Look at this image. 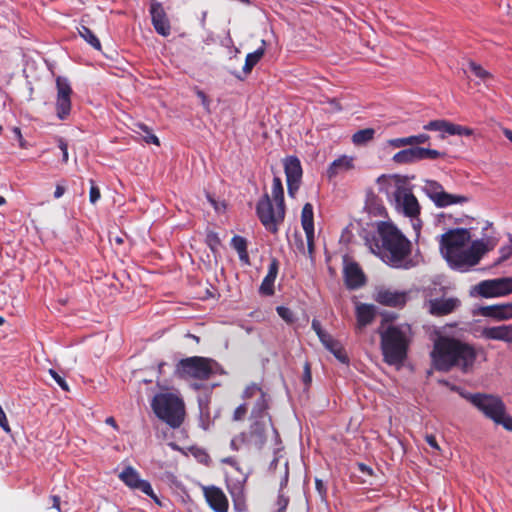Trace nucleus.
<instances>
[{"label": "nucleus", "instance_id": "obj_1", "mask_svg": "<svg viewBox=\"0 0 512 512\" xmlns=\"http://www.w3.org/2000/svg\"><path fill=\"white\" fill-rule=\"evenodd\" d=\"M430 357L436 371L450 372L456 368L467 374L474 369L478 351L469 342L453 336L439 335L434 340Z\"/></svg>", "mask_w": 512, "mask_h": 512}, {"label": "nucleus", "instance_id": "obj_2", "mask_svg": "<svg viewBox=\"0 0 512 512\" xmlns=\"http://www.w3.org/2000/svg\"><path fill=\"white\" fill-rule=\"evenodd\" d=\"M470 240L471 234L466 228L450 229L440 236L441 254L452 269L467 271L477 265L486 252V246L481 240L473 241L466 249Z\"/></svg>", "mask_w": 512, "mask_h": 512}, {"label": "nucleus", "instance_id": "obj_3", "mask_svg": "<svg viewBox=\"0 0 512 512\" xmlns=\"http://www.w3.org/2000/svg\"><path fill=\"white\" fill-rule=\"evenodd\" d=\"M270 432L276 438L279 437L268 410H265L264 405H258L256 410L250 413L248 428L235 435L231 440L230 446L236 451L242 447L262 450L267 443Z\"/></svg>", "mask_w": 512, "mask_h": 512}, {"label": "nucleus", "instance_id": "obj_4", "mask_svg": "<svg viewBox=\"0 0 512 512\" xmlns=\"http://www.w3.org/2000/svg\"><path fill=\"white\" fill-rule=\"evenodd\" d=\"M383 260L393 268L409 269L411 242L394 226H385L379 230Z\"/></svg>", "mask_w": 512, "mask_h": 512}, {"label": "nucleus", "instance_id": "obj_5", "mask_svg": "<svg viewBox=\"0 0 512 512\" xmlns=\"http://www.w3.org/2000/svg\"><path fill=\"white\" fill-rule=\"evenodd\" d=\"M410 332L411 328L408 324L389 325L386 329L379 328L381 351L387 364L397 365L406 359Z\"/></svg>", "mask_w": 512, "mask_h": 512}, {"label": "nucleus", "instance_id": "obj_6", "mask_svg": "<svg viewBox=\"0 0 512 512\" xmlns=\"http://www.w3.org/2000/svg\"><path fill=\"white\" fill-rule=\"evenodd\" d=\"M272 197L275 201V207L268 193H265L256 205V213L262 225L268 231L276 233L279 224L285 218L284 188L280 177L273 178Z\"/></svg>", "mask_w": 512, "mask_h": 512}, {"label": "nucleus", "instance_id": "obj_7", "mask_svg": "<svg viewBox=\"0 0 512 512\" xmlns=\"http://www.w3.org/2000/svg\"><path fill=\"white\" fill-rule=\"evenodd\" d=\"M217 374H224L222 366L216 360L202 356L181 359L175 367V375L184 380L205 381Z\"/></svg>", "mask_w": 512, "mask_h": 512}, {"label": "nucleus", "instance_id": "obj_8", "mask_svg": "<svg viewBox=\"0 0 512 512\" xmlns=\"http://www.w3.org/2000/svg\"><path fill=\"white\" fill-rule=\"evenodd\" d=\"M155 415L171 428H179L185 417V406L181 398L173 393H158L151 402Z\"/></svg>", "mask_w": 512, "mask_h": 512}, {"label": "nucleus", "instance_id": "obj_9", "mask_svg": "<svg viewBox=\"0 0 512 512\" xmlns=\"http://www.w3.org/2000/svg\"><path fill=\"white\" fill-rule=\"evenodd\" d=\"M467 399L487 418L512 432V416L506 414L505 404L498 396L476 393L469 394Z\"/></svg>", "mask_w": 512, "mask_h": 512}, {"label": "nucleus", "instance_id": "obj_10", "mask_svg": "<svg viewBox=\"0 0 512 512\" xmlns=\"http://www.w3.org/2000/svg\"><path fill=\"white\" fill-rule=\"evenodd\" d=\"M423 191L438 208H444L453 204H463L469 200V198L464 195L447 193L443 186L435 180H425Z\"/></svg>", "mask_w": 512, "mask_h": 512}, {"label": "nucleus", "instance_id": "obj_11", "mask_svg": "<svg viewBox=\"0 0 512 512\" xmlns=\"http://www.w3.org/2000/svg\"><path fill=\"white\" fill-rule=\"evenodd\" d=\"M393 197L397 209L401 210L405 216L413 219L420 215L421 207L411 188L404 185L397 186Z\"/></svg>", "mask_w": 512, "mask_h": 512}, {"label": "nucleus", "instance_id": "obj_12", "mask_svg": "<svg viewBox=\"0 0 512 512\" xmlns=\"http://www.w3.org/2000/svg\"><path fill=\"white\" fill-rule=\"evenodd\" d=\"M477 293L484 298L501 297L512 293V277L483 280L475 286Z\"/></svg>", "mask_w": 512, "mask_h": 512}, {"label": "nucleus", "instance_id": "obj_13", "mask_svg": "<svg viewBox=\"0 0 512 512\" xmlns=\"http://www.w3.org/2000/svg\"><path fill=\"white\" fill-rule=\"evenodd\" d=\"M283 164L286 175L288 195L294 198L302 182L303 170L301 162L296 156H288L284 159Z\"/></svg>", "mask_w": 512, "mask_h": 512}, {"label": "nucleus", "instance_id": "obj_14", "mask_svg": "<svg viewBox=\"0 0 512 512\" xmlns=\"http://www.w3.org/2000/svg\"><path fill=\"white\" fill-rule=\"evenodd\" d=\"M119 479L129 488L140 490L145 495L152 498L157 504H160L158 497L155 495L151 484L147 480L140 478L139 473L132 466H127L119 474Z\"/></svg>", "mask_w": 512, "mask_h": 512}, {"label": "nucleus", "instance_id": "obj_15", "mask_svg": "<svg viewBox=\"0 0 512 512\" xmlns=\"http://www.w3.org/2000/svg\"><path fill=\"white\" fill-rule=\"evenodd\" d=\"M57 100L56 112L60 120H65L71 111L72 88L67 78L58 76L56 78Z\"/></svg>", "mask_w": 512, "mask_h": 512}, {"label": "nucleus", "instance_id": "obj_16", "mask_svg": "<svg viewBox=\"0 0 512 512\" xmlns=\"http://www.w3.org/2000/svg\"><path fill=\"white\" fill-rule=\"evenodd\" d=\"M149 13L155 31L163 37H168L171 34V24L162 3L151 0Z\"/></svg>", "mask_w": 512, "mask_h": 512}, {"label": "nucleus", "instance_id": "obj_17", "mask_svg": "<svg viewBox=\"0 0 512 512\" xmlns=\"http://www.w3.org/2000/svg\"><path fill=\"white\" fill-rule=\"evenodd\" d=\"M461 305L457 297L434 298L428 301V311L433 316H446L453 313Z\"/></svg>", "mask_w": 512, "mask_h": 512}, {"label": "nucleus", "instance_id": "obj_18", "mask_svg": "<svg viewBox=\"0 0 512 512\" xmlns=\"http://www.w3.org/2000/svg\"><path fill=\"white\" fill-rule=\"evenodd\" d=\"M204 497L212 510L215 512H227L229 502L221 488L216 486L203 487Z\"/></svg>", "mask_w": 512, "mask_h": 512}, {"label": "nucleus", "instance_id": "obj_19", "mask_svg": "<svg viewBox=\"0 0 512 512\" xmlns=\"http://www.w3.org/2000/svg\"><path fill=\"white\" fill-rule=\"evenodd\" d=\"M423 128L427 131H439L449 135L470 136L473 133L472 129L468 127L453 124L446 120H432L425 124Z\"/></svg>", "mask_w": 512, "mask_h": 512}, {"label": "nucleus", "instance_id": "obj_20", "mask_svg": "<svg viewBox=\"0 0 512 512\" xmlns=\"http://www.w3.org/2000/svg\"><path fill=\"white\" fill-rule=\"evenodd\" d=\"M480 336L485 340L502 341L512 344V323L483 327Z\"/></svg>", "mask_w": 512, "mask_h": 512}, {"label": "nucleus", "instance_id": "obj_21", "mask_svg": "<svg viewBox=\"0 0 512 512\" xmlns=\"http://www.w3.org/2000/svg\"><path fill=\"white\" fill-rule=\"evenodd\" d=\"M343 274L345 285L350 290L358 289L366 283L365 274L356 262L348 263L344 267Z\"/></svg>", "mask_w": 512, "mask_h": 512}, {"label": "nucleus", "instance_id": "obj_22", "mask_svg": "<svg viewBox=\"0 0 512 512\" xmlns=\"http://www.w3.org/2000/svg\"><path fill=\"white\" fill-rule=\"evenodd\" d=\"M479 314L496 321H508L512 319V302L482 306Z\"/></svg>", "mask_w": 512, "mask_h": 512}, {"label": "nucleus", "instance_id": "obj_23", "mask_svg": "<svg viewBox=\"0 0 512 512\" xmlns=\"http://www.w3.org/2000/svg\"><path fill=\"white\" fill-rule=\"evenodd\" d=\"M375 301L381 305L390 307H401L406 303L405 293L381 289L375 295Z\"/></svg>", "mask_w": 512, "mask_h": 512}, {"label": "nucleus", "instance_id": "obj_24", "mask_svg": "<svg viewBox=\"0 0 512 512\" xmlns=\"http://www.w3.org/2000/svg\"><path fill=\"white\" fill-rule=\"evenodd\" d=\"M256 397V401L251 409V411H255L258 405H264L265 410H269V396L268 394L256 383H251L246 386L242 393V398L244 400H249L251 398Z\"/></svg>", "mask_w": 512, "mask_h": 512}, {"label": "nucleus", "instance_id": "obj_25", "mask_svg": "<svg viewBox=\"0 0 512 512\" xmlns=\"http://www.w3.org/2000/svg\"><path fill=\"white\" fill-rule=\"evenodd\" d=\"M279 271V261L272 258L268 267L267 275L262 280L259 293L263 296H272L274 294V283Z\"/></svg>", "mask_w": 512, "mask_h": 512}, {"label": "nucleus", "instance_id": "obj_26", "mask_svg": "<svg viewBox=\"0 0 512 512\" xmlns=\"http://www.w3.org/2000/svg\"><path fill=\"white\" fill-rule=\"evenodd\" d=\"M376 316L375 307L371 304L360 303L356 307L357 328L363 329L371 324Z\"/></svg>", "mask_w": 512, "mask_h": 512}, {"label": "nucleus", "instance_id": "obj_27", "mask_svg": "<svg viewBox=\"0 0 512 512\" xmlns=\"http://www.w3.org/2000/svg\"><path fill=\"white\" fill-rule=\"evenodd\" d=\"M353 168V159L347 156H342L334 160L328 170L327 174L329 178L335 177L341 171H347Z\"/></svg>", "mask_w": 512, "mask_h": 512}, {"label": "nucleus", "instance_id": "obj_28", "mask_svg": "<svg viewBox=\"0 0 512 512\" xmlns=\"http://www.w3.org/2000/svg\"><path fill=\"white\" fill-rule=\"evenodd\" d=\"M392 160L396 164H411L419 161L418 159V147H411L407 149H403L397 153H395L392 157Z\"/></svg>", "mask_w": 512, "mask_h": 512}, {"label": "nucleus", "instance_id": "obj_29", "mask_svg": "<svg viewBox=\"0 0 512 512\" xmlns=\"http://www.w3.org/2000/svg\"><path fill=\"white\" fill-rule=\"evenodd\" d=\"M265 41H262V46L256 49L254 52L248 53L245 58V64L243 66V72L245 74L251 73L253 68L258 64L265 54Z\"/></svg>", "mask_w": 512, "mask_h": 512}, {"label": "nucleus", "instance_id": "obj_30", "mask_svg": "<svg viewBox=\"0 0 512 512\" xmlns=\"http://www.w3.org/2000/svg\"><path fill=\"white\" fill-rule=\"evenodd\" d=\"M301 224L305 233H310L314 230V212L311 203H306L301 212Z\"/></svg>", "mask_w": 512, "mask_h": 512}, {"label": "nucleus", "instance_id": "obj_31", "mask_svg": "<svg viewBox=\"0 0 512 512\" xmlns=\"http://www.w3.org/2000/svg\"><path fill=\"white\" fill-rule=\"evenodd\" d=\"M231 246L237 251L239 259L245 263H249V255L247 251V240L239 235H235L231 239Z\"/></svg>", "mask_w": 512, "mask_h": 512}, {"label": "nucleus", "instance_id": "obj_32", "mask_svg": "<svg viewBox=\"0 0 512 512\" xmlns=\"http://www.w3.org/2000/svg\"><path fill=\"white\" fill-rule=\"evenodd\" d=\"M375 136V129L373 128H365L356 131L352 135V142L356 146H363L367 143L371 142Z\"/></svg>", "mask_w": 512, "mask_h": 512}, {"label": "nucleus", "instance_id": "obj_33", "mask_svg": "<svg viewBox=\"0 0 512 512\" xmlns=\"http://www.w3.org/2000/svg\"><path fill=\"white\" fill-rule=\"evenodd\" d=\"M79 35L94 49L101 50V42L94 32L87 26L80 24L77 28Z\"/></svg>", "mask_w": 512, "mask_h": 512}, {"label": "nucleus", "instance_id": "obj_34", "mask_svg": "<svg viewBox=\"0 0 512 512\" xmlns=\"http://www.w3.org/2000/svg\"><path fill=\"white\" fill-rule=\"evenodd\" d=\"M341 363L348 362V356L342 347V345L336 340L330 344L327 348Z\"/></svg>", "mask_w": 512, "mask_h": 512}, {"label": "nucleus", "instance_id": "obj_35", "mask_svg": "<svg viewBox=\"0 0 512 512\" xmlns=\"http://www.w3.org/2000/svg\"><path fill=\"white\" fill-rule=\"evenodd\" d=\"M444 156H445V153L440 152L438 150L418 147L419 161L424 160V159L435 160L437 158L444 157Z\"/></svg>", "mask_w": 512, "mask_h": 512}, {"label": "nucleus", "instance_id": "obj_36", "mask_svg": "<svg viewBox=\"0 0 512 512\" xmlns=\"http://www.w3.org/2000/svg\"><path fill=\"white\" fill-rule=\"evenodd\" d=\"M137 126L143 132L141 136L147 144H155L157 146L160 145L158 137L152 132V130L148 126H146L145 124H138Z\"/></svg>", "mask_w": 512, "mask_h": 512}, {"label": "nucleus", "instance_id": "obj_37", "mask_svg": "<svg viewBox=\"0 0 512 512\" xmlns=\"http://www.w3.org/2000/svg\"><path fill=\"white\" fill-rule=\"evenodd\" d=\"M206 244L211 249L212 252H216L218 247L221 244L220 238L216 232L209 231L206 235L205 239Z\"/></svg>", "mask_w": 512, "mask_h": 512}, {"label": "nucleus", "instance_id": "obj_38", "mask_svg": "<svg viewBox=\"0 0 512 512\" xmlns=\"http://www.w3.org/2000/svg\"><path fill=\"white\" fill-rule=\"evenodd\" d=\"M469 68L471 70V72L478 78L482 79V80H485L487 78H490L491 75L488 71H486L484 68H482L481 65L475 63V62H470L469 63Z\"/></svg>", "mask_w": 512, "mask_h": 512}, {"label": "nucleus", "instance_id": "obj_39", "mask_svg": "<svg viewBox=\"0 0 512 512\" xmlns=\"http://www.w3.org/2000/svg\"><path fill=\"white\" fill-rule=\"evenodd\" d=\"M248 412V407L246 403L240 404L233 412L232 419L233 421H242L244 420L246 414Z\"/></svg>", "mask_w": 512, "mask_h": 512}, {"label": "nucleus", "instance_id": "obj_40", "mask_svg": "<svg viewBox=\"0 0 512 512\" xmlns=\"http://www.w3.org/2000/svg\"><path fill=\"white\" fill-rule=\"evenodd\" d=\"M410 146L424 144L429 141L430 136L426 133L408 136Z\"/></svg>", "mask_w": 512, "mask_h": 512}, {"label": "nucleus", "instance_id": "obj_41", "mask_svg": "<svg viewBox=\"0 0 512 512\" xmlns=\"http://www.w3.org/2000/svg\"><path fill=\"white\" fill-rule=\"evenodd\" d=\"M387 145L392 148H395V149L405 147V146H410L409 138L408 137H400V138L389 139L387 141Z\"/></svg>", "mask_w": 512, "mask_h": 512}, {"label": "nucleus", "instance_id": "obj_42", "mask_svg": "<svg viewBox=\"0 0 512 512\" xmlns=\"http://www.w3.org/2000/svg\"><path fill=\"white\" fill-rule=\"evenodd\" d=\"M49 374L55 380V382L61 387L64 391H69V386L61 375H59L54 369H49Z\"/></svg>", "mask_w": 512, "mask_h": 512}, {"label": "nucleus", "instance_id": "obj_43", "mask_svg": "<svg viewBox=\"0 0 512 512\" xmlns=\"http://www.w3.org/2000/svg\"><path fill=\"white\" fill-rule=\"evenodd\" d=\"M91 188L89 191V200L92 204H95L101 197L100 189L94 185V181L90 180Z\"/></svg>", "mask_w": 512, "mask_h": 512}, {"label": "nucleus", "instance_id": "obj_44", "mask_svg": "<svg viewBox=\"0 0 512 512\" xmlns=\"http://www.w3.org/2000/svg\"><path fill=\"white\" fill-rule=\"evenodd\" d=\"M302 380L306 386H309L312 382L311 366L309 362H305L304 364Z\"/></svg>", "mask_w": 512, "mask_h": 512}, {"label": "nucleus", "instance_id": "obj_45", "mask_svg": "<svg viewBox=\"0 0 512 512\" xmlns=\"http://www.w3.org/2000/svg\"><path fill=\"white\" fill-rule=\"evenodd\" d=\"M289 504V498L285 496L283 493H279L277 498V506L278 510L277 512H285Z\"/></svg>", "mask_w": 512, "mask_h": 512}, {"label": "nucleus", "instance_id": "obj_46", "mask_svg": "<svg viewBox=\"0 0 512 512\" xmlns=\"http://www.w3.org/2000/svg\"><path fill=\"white\" fill-rule=\"evenodd\" d=\"M195 93L197 95V97L201 100V103L203 105V107L205 108V110L207 112L210 111V99L208 98V96L205 94L204 91L196 88L195 90Z\"/></svg>", "mask_w": 512, "mask_h": 512}, {"label": "nucleus", "instance_id": "obj_47", "mask_svg": "<svg viewBox=\"0 0 512 512\" xmlns=\"http://www.w3.org/2000/svg\"><path fill=\"white\" fill-rule=\"evenodd\" d=\"M276 310H277L278 315L285 321H287V322L293 321L292 312L290 311V309L283 307V306H279V307H277Z\"/></svg>", "mask_w": 512, "mask_h": 512}, {"label": "nucleus", "instance_id": "obj_48", "mask_svg": "<svg viewBox=\"0 0 512 512\" xmlns=\"http://www.w3.org/2000/svg\"><path fill=\"white\" fill-rule=\"evenodd\" d=\"M58 146L60 148V150L62 151V161L64 163H67L68 162V145L66 143V141L62 138H60L58 140Z\"/></svg>", "mask_w": 512, "mask_h": 512}, {"label": "nucleus", "instance_id": "obj_49", "mask_svg": "<svg viewBox=\"0 0 512 512\" xmlns=\"http://www.w3.org/2000/svg\"><path fill=\"white\" fill-rule=\"evenodd\" d=\"M500 254V261L507 260L510 256H512V246L501 247Z\"/></svg>", "mask_w": 512, "mask_h": 512}, {"label": "nucleus", "instance_id": "obj_50", "mask_svg": "<svg viewBox=\"0 0 512 512\" xmlns=\"http://www.w3.org/2000/svg\"><path fill=\"white\" fill-rule=\"evenodd\" d=\"M319 340L321 343L327 348L330 344H332L334 341H336L329 333L325 332L324 334L320 335Z\"/></svg>", "mask_w": 512, "mask_h": 512}, {"label": "nucleus", "instance_id": "obj_51", "mask_svg": "<svg viewBox=\"0 0 512 512\" xmlns=\"http://www.w3.org/2000/svg\"><path fill=\"white\" fill-rule=\"evenodd\" d=\"M306 239H307V245H308V252L309 254H313L314 252V230H311L310 233H305Z\"/></svg>", "mask_w": 512, "mask_h": 512}, {"label": "nucleus", "instance_id": "obj_52", "mask_svg": "<svg viewBox=\"0 0 512 512\" xmlns=\"http://www.w3.org/2000/svg\"><path fill=\"white\" fill-rule=\"evenodd\" d=\"M425 440L430 447H432L435 450H440V447H439L436 437L434 435H432V434L426 435Z\"/></svg>", "mask_w": 512, "mask_h": 512}, {"label": "nucleus", "instance_id": "obj_53", "mask_svg": "<svg viewBox=\"0 0 512 512\" xmlns=\"http://www.w3.org/2000/svg\"><path fill=\"white\" fill-rule=\"evenodd\" d=\"M311 326H312V329L315 331V333L317 334L318 337L326 332L322 328L321 323L318 320H316V319H313Z\"/></svg>", "mask_w": 512, "mask_h": 512}, {"label": "nucleus", "instance_id": "obj_54", "mask_svg": "<svg viewBox=\"0 0 512 512\" xmlns=\"http://www.w3.org/2000/svg\"><path fill=\"white\" fill-rule=\"evenodd\" d=\"M358 468L359 470L362 472V473H365L367 475H372L373 474V470L367 466L366 464L364 463H359L358 464Z\"/></svg>", "mask_w": 512, "mask_h": 512}, {"label": "nucleus", "instance_id": "obj_55", "mask_svg": "<svg viewBox=\"0 0 512 512\" xmlns=\"http://www.w3.org/2000/svg\"><path fill=\"white\" fill-rule=\"evenodd\" d=\"M52 507L60 511V497L57 495L51 496Z\"/></svg>", "mask_w": 512, "mask_h": 512}, {"label": "nucleus", "instance_id": "obj_56", "mask_svg": "<svg viewBox=\"0 0 512 512\" xmlns=\"http://www.w3.org/2000/svg\"><path fill=\"white\" fill-rule=\"evenodd\" d=\"M64 192H65V188L63 186L57 185L55 192H54V197L60 198L61 196H63Z\"/></svg>", "mask_w": 512, "mask_h": 512}, {"label": "nucleus", "instance_id": "obj_57", "mask_svg": "<svg viewBox=\"0 0 512 512\" xmlns=\"http://www.w3.org/2000/svg\"><path fill=\"white\" fill-rule=\"evenodd\" d=\"M316 489L322 494L325 493V488L321 480L316 479L315 481Z\"/></svg>", "mask_w": 512, "mask_h": 512}, {"label": "nucleus", "instance_id": "obj_58", "mask_svg": "<svg viewBox=\"0 0 512 512\" xmlns=\"http://www.w3.org/2000/svg\"><path fill=\"white\" fill-rule=\"evenodd\" d=\"M106 424L111 425L113 428L118 429V425L113 417H108L105 420Z\"/></svg>", "mask_w": 512, "mask_h": 512}, {"label": "nucleus", "instance_id": "obj_59", "mask_svg": "<svg viewBox=\"0 0 512 512\" xmlns=\"http://www.w3.org/2000/svg\"><path fill=\"white\" fill-rule=\"evenodd\" d=\"M288 476H289V472H288V468L286 467V470H285V475L280 483V486H281V489L287 485L288 483Z\"/></svg>", "mask_w": 512, "mask_h": 512}, {"label": "nucleus", "instance_id": "obj_60", "mask_svg": "<svg viewBox=\"0 0 512 512\" xmlns=\"http://www.w3.org/2000/svg\"><path fill=\"white\" fill-rule=\"evenodd\" d=\"M503 134L510 142H512V130L505 128L503 130Z\"/></svg>", "mask_w": 512, "mask_h": 512}, {"label": "nucleus", "instance_id": "obj_61", "mask_svg": "<svg viewBox=\"0 0 512 512\" xmlns=\"http://www.w3.org/2000/svg\"><path fill=\"white\" fill-rule=\"evenodd\" d=\"M14 133L17 135V137H18L19 139H21V138H22L20 128L15 127V128H14Z\"/></svg>", "mask_w": 512, "mask_h": 512}, {"label": "nucleus", "instance_id": "obj_62", "mask_svg": "<svg viewBox=\"0 0 512 512\" xmlns=\"http://www.w3.org/2000/svg\"><path fill=\"white\" fill-rule=\"evenodd\" d=\"M6 203V199L0 195V206H3Z\"/></svg>", "mask_w": 512, "mask_h": 512}, {"label": "nucleus", "instance_id": "obj_63", "mask_svg": "<svg viewBox=\"0 0 512 512\" xmlns=\"http://www.w3.org/2000/svg\"><path fill=\"white\" fill-rule=\"evenodd\" d=\"M223 462L231 464L232 463V459L231 458H226V459L223 460Z\"/></svg>", "mask_w": 512, "mask_h": 512}, {"label": "nucleus", "instance_id": "obj_64", "mask_svg": "<svg viewBox=\"0 0 512 512\" xmlns=\"http://www.w3.org/2000/svg\"><path fill=\"white\" fill-rule=\"evenodd\" d=\"M4 323H5V319L2 316H0V326H2Z\"/></svg>", "mask_w": 512, "mask_h": 512}]
</instances>
